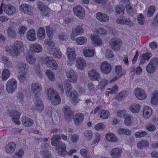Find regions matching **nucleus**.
<instances>
[{"label": "nucleus", "mask_w": 158, "mask_h": 158, "mask_svg": "<svg viewBox=\"0 0 158 158\" xmlns=\"http://www.w3.org/2000/svg\"><path fill=\"white\" fill-rule=\"evenodd\" d=\"M23 48V43L19 41H17L13 45L6 47L5 49L6 51L10 53L12 56L17 57L20 55Z\"/></svg>", "instance_id": "obj_1"}, {"label": "nucleus", "mask_w": 158, "mask_h": 158, "mask_svg": "<svg viewBox=\"0 0 158 158\" xmlns=\"http://www.w3.org/2000/svg\"><path fill=\"white\" fill-rule=\"evenodd\" d=\"M37 4L39 10L41 11L42 15L44 16L49 17L51 13L50 9L47 6L44 5L41 2H38Z\"/></svg>", "instance_id": "obj_2"}, {"label": "nucleus", "mask_w": 158, "mask_h": 158, "mask_svg": "<svg viewBox=\"0 0 158 158\" xmlns=\"http://www.w3.org/2000/svg\"><path fill=\"white\" fill-rule=\"evenodd\" d=\"M17 83L16 80L13 78L9 79L6 84V89L7 91L11 94L15 91L17 88Z\"/></svg>", "instance_id": "obj_3"}, {"label": "nucleus", "mask_w": 158, "mask_h": 158, "mask_svg": "<svg viewBox=\"0 0 158 158\" xmlns=\"http://www.w3.org/2000/svg\"><path fill=\"white\" fill-rule=\"evenodd\" d=\"M122 43L121 40L116 38L112 39L110 42L111 48L115 51H118L120 49Z\"/></svg>", "instance_id": "obj_4"}, {"label": "nucleus", "mask_w": 158, "mask_h": 158, "mask_svg": "<svg viewBox=\"0 0 158 158\" xmlns=\"http://www.w3.org/2000/svg\"><path fill=\"white\" fill-rule=\"evenodd\" d=\"M73 13L77 17L80 19H84L85 11L84 9L80 6L74 7L73 9Z\"/></svg>", "instance_id": "obj_5"}, {"label": "nucleus", "mask_w": 158, "mask_h": 158, "mask_svg": "<svg viewBox=\"0 0 158 158\" xmlns=\"http://www.w3.org/2000/svg\"><path fill=\"white\" fill-rule=\"evenodd\" d=\"M44 60L45 64L48 67L54 70L57 69V64L52 57H46L44 59Z\"/></svg>", "instance_id": "obj_6"}, {"label": "nucleus", "mask_w": 158, "mask_h": 158, "mask_svg": "<svg viewBox=\"0 0 158 158\" xmlns=\"http://www.w3.org/2000/svg\"><path fill=\"white\" fill-rule=\"evenodd\" d=\"M101 72L105 74H108L111 71L112 67L111 65L106 61H104L100 64Z\"/></svg>", "instance_id": "obj_7"}, {"label": "nucleus", "mask_w": 158, "mask_h": 158, "mask_svg": "<svg viewBox=\"0 0 158 158\" xmlns=\"http://www.w3.org/2000/svg\"><path fill=\"white\" fill-rule=\"evenodd\" d=\"M56 149L58 151V153L60 156H64L68 154L66 151V146L65 144L60 142L56 146Z\"/></svg>", "instance_id": "obj_8"}, {"label": "nucleus", "mask_w": 158, "mask_h": 158, "mask_svg": "<svg viewBox=\"0 0 158 158\" xmlns=\"http://www.w3.org/2000/svg\"><path fill=\"white\" fill-rule=\"evenodd\" d=\"M66 75L69 80L73 83L76 82L77 81V75L73 70L70 69L66 72Z\"/></svg>", "instance_id": "obj_9"}, {"label": "nucleus", "mask_w": 158, "mask_h": 158, "mask_svg": "<svg viewBox=\"0 0 158 158\" xmlns=\"http://www.w3.org/2000/svg\"><path fill=\"white\" fill-rule=\"evenodd\" d=\"M16 11L15 7L10 4L5 5L4 7V11L8 15H13Z\"/></svg>", "instance_id": "obj_10"}, {"label": "nucleus", "mask_w": 158, "mask_h": 158, "mask_svg": "<svg viewBox=\"0 0 158 158\" xmlns=\"http://www.w3.org/2000/svg\"><path fill=\"white\" fill-rule=\"evenodd\" d=\"M31 90L35 95H40L42 90L41 86L38 83H33L31 85Z\"/></svg>", "instance_id": "obj_11"}, {"label": "nucleus", "mask_w": 158, "mask_h": 158, "mask_svg": "<svg viewBox=\"0 0 158 158\" xmlns=\"http://www.w3.org/2000/svg\"><path fill=\"white\" fill-rule=\"evenodd\" d=\"M20 115V113L17 110H13L10 114V116L12 118V121L18 125L20 124V123L19 120Z\"/></svg>", "instance_id": "obj_12"}, {"label": "nucleus", "mask_w": 158, "mask_h": 158, "mask_svg": "<svg viewBox=\"0 0 158 158\" xmlns=\"http://www.w3.org/2000/svg\"><path fill=\"white\" fill-rule=\"evenodd\" d=\"M96 19L102 23L107 22L109 19V17L106 14L101 12H98L96 14Z\"/></svg>", "instance_id": "obj_13"}, {"label": "nucleus", "mask_w": 158, "mask_h": 158, "mask_svg": "<svg viewBox=\"0 0 158 158\" xmlns=\"http://www.w3.org/2000/svg\"><path fill=\"white\" fill-rule=\"evenodd\" d=\"M116 22L120 24H125L131 27L134 24V23L129 19H125L123 17L122 19H118L116 20Z\"/></svg>", "instance_id": "obj_14"}, {"label": "nucleus", "mask_w": 158, "mask_h": 158, "mask_svg": "<svg viewBox=\"0 0 158 158\" xmlns=\"http://www.w3.org/2000/svg\"><path fill=\"white\" fill-rule=\"evenodd\" d=\"M39 95H35V107L38 111H42L44 109L43 104L41 100L39 97Z\"/></svg>", "instance_id": "obj_15"}, {"label": "nucleus", "mask_w": 158, "mask_h": 158, "mask_svg": "<svg viewBox=\"0 0 158 158\" xmlns=\"http://www.w3.org/2000/svg\"><path fill=\"white\" fill-rule=\"evenodd\" d=\"M88 75L91 79L92 80L99 81L101 79V76L100 74L96 70H93L89 71Z\"/></svg>", "instance_id": "obj_16"}, {"label": "nucleus", "mask_w": 158, "mask_h": 158, "mask_svg": "<svg viewBox=\"0 0 158 158\" xmlns=\"http://www.w3.org/2000/svg\"><path fill=\"white\" fill-rule=\"evenodd\" d=\"M135 94L136 97L140 100L144 99L146 97V95L144 91L139 88L135 89Z\"/></svg>", "instance_id": "obj_17"}, {"label": "nucleus", "mask_w": 158, "mask_h": 158, "mask_svg": "<svg viewBox=\"0 0 158 158\" xmlns=\"http://www.w3.org/2000/svg\"><path fill=\"white\" fill-rule=\"evenodd\" d=\"M83 31V30L81 27L80 26H77L75 29L72 31V33L71 35V39L73 40H75L74 37L77 35L82 33Z\"/></svg>", "instance_id": "obj_18"}, {"label": "nucleus", "mask_w": 158, "mask_h": 158, "mask_svg": "<svg viewBox=\"0 0 158 158\" xmlns=\"http://www.w3.org/2000/svg\"><path fill=\"white\" fill-rule=\"evenodd\" d=\"M67 54L68 59L71 61H73L76 57V54L75 52V49L73 48H67Z\"/></svg>", "instance_id": "obj_19"}, {"label": "nucleus", "mask_w": 158, "mask_h": 158, "mask_svg": "<svg viewBox=\"0 0 158 158\" xmlns=\"http://www.w3.org/2000/svg\"><path fill=\"white\" fill-rule=\"evenodd\" d=\"M16 148V144L14 142H10L5 147V151L6 154H10L13 153Z\"/></svg>", "instance_id": "obj_20"}, {"label": "nucleus", "mask_w": 158, "mask_h": 158, "mask_svg": "<svg viewBox=\"0 0 158 158\" xmlns=\"http://www.w3.org/2000/svg\"><path fill=\"white\" fill-rule=\"evenodd\" d=\"M122 152V151L121 148H114L110 152V155L113 158H118L120 156Z\"/></svg>", "instance_id": "obj_21"}, {"label": "nucleus", "mask_w": 158, "mask_h": 158, "mask_svg": "<svg viewBox=\"0 0 158 158\" xmlns=\"http://www.w3.org/2000/svg\"><path fill=\"white\" fill-rule=\"evenodd\" d=\"M70 82V81L67 79L64 81L63 83L65 92L67 95L71 94V93H72V86Z\"/></svg>", "instance_id": "obj_22"}, {"label": "nucleus", "mask_w": 158, "mask_h": 158, "mask_svg": "<svg viewBox=\"0 0 158 158\" xmlns=\"http://www.w3.org/2000/svg\"><path fill=\"white\" fill-rule=\"evenodd\" d=\"M18 67L19 73H26L28 67L22 61H20L18 64Z\"/></svg>", "instance_id": "obj_23"}, {"label": "nucleus", "mask_w": 158, "mask_h": 158, "mask_svg": "<svg viewBox=\"0 0 158 158\" xmlns=\"http://www.w3.org/2000/svg\"><path fill=\"white\" fill-rule=\"evenodd\" d=\"M20 10L25 13L30 14L31 13V7L28 4H23L19 7Z\"/></svg>", "instance_id": "obj_24"}, {"label": "nucleus", "mask_w": 158, "mask_h": 158, "mask_svg": "<svg viewBox=\"0 0 158 158\" xmlns=\"http://www.w3.org/2000/svg\"><path fill=\"white\" fill-rule=\"evenodd\" d=\"M84 115L81 113L76 114L73 118V121L77 125H79L84 119Z\"/></svg>", "instance_id": "obj_25"}, {"label": "nucleus", "mask_w": 158, "mask_h": 158, "mask_svg": "<svg viewBox=\"0 0 158 158\" xmlns=\"http://www.w3.org/2000/svg\"><path fill=\"white\" fill-rule=\"evenodd\" d=\"M61 137L58 135H54L51 139V143L53 146H56L60 142Z\"/></svg>", "instance_id": "obj_26"}, {"label": "nucleus", "mask_w": 158, "mask_h": 158, "mask_svg": "<svg viewBox=\"0 0 158 158\" xmlns=\"http://www.w3.org/2000/svg\"><path fill=\"white\" fill-rule=\"evenodd\" d=\"M22 121L23 125L27 127L31 126L34 123L32 119L26 117H23Z\"/></svg>", "instance_id": "obj_27"}, {"label": "nucleus", "mask_w": 158, "mask_h": 158, "mask_svg": "<svg viewBox=\"0 0 158 158\" xmlns=\"http://www.w3.org/2000/svg\"><path fill=\"white\" fill-rule=\"evenodd\" d=\"M30 50L33 52L39 53L42 51V48L40 45L35 44L31 45Z\"/></svg>", "instance_id": "obj_28"}, {"label": "nucleus", "mask_w": 158, "mask_h": 158, "mask_svg": "<svg viewBox=\"0 0 158 158\" xmlns=\"http://www.w3.org/2000/svg\"><path fill=\"white\" fill-rule=\"evenodd\" d=\"M27 39L30 41H34L36 39L35 31L34 30H30L27 32Z\"/></svg>", "instance_id": "obj_29"}, {"label": "nucleus", "mask_w": 158, "mask_h": 158, "mask_svg": "<svg viewBox=\"0 0 158 158\" xmlns=\"http://www.w3.org/2000/svg\"><path fill=\"white\" fill-rule=\"evenodd\" d=\"M77 94V92L74 91L72 93H71V94L67 95L70 97L72 103L75 105H76L78 102Z\"/></svg>", "instance_id": "obj_30"}, {"label": "nucleus", "mask_w": 158, "mask_h": 158, "mask_svg": "<svg viewBox=\"0 0 158 158\" xmlns=\"http://www.w3.org/2000/svg\"><path fill=\"white\" fill-rule=\"evenodd\" d=\"M152 112V110L148 106H145L143 110V114L146 118H149Z\"/></svg>", "instance_id": "obj_31"}, {"label": "nucleus", "mask_w": 158, "mask_h": 158, "mask_svg": "<svg viewBox=\"0 0 158 158\" xmlns=\"http://www.w3.org/2000/svg\"><path fill=\"white\" fill-rule=\"evenodd\" d=\"M149 145L148 142L147 140H142L139 141L137 144L138 148L140 149H143L148 147Z\"/></svg>", "instance_id": "obj_32"}, {"label": "nucleus", "mask_w": 158, "mask_h": 158, "mask_svg": "<svg viewBox=\"0 0 158 158\" xmlns=\"http://www.w3.org/2000/svg\"><path fill=\"white\" fill-rule=\"evenodd\" d=\"M38 38L40 40H42L45 38V30L43 27L39 28L37 32Z\"/></svg>", "instance_id": "obj_33"}, {"label": "nucleus", "mask_w": 158, "mask_h": 158, "mask_svg": "<svg viewBox=\"0 0 158 158\" xmlns=\"http://www.w3.org/2000/svg\"><path fill=\"white\" fill-rule=\"evenodd\" d=\"M76 62L77 64V67L80 70H82L84 67L86 65L85 60L81 57L77 59Z\"/></svg>", "instance_id": "obj_34"}, {"label": "nucleus", "mask_w": 158, "mask_h": 158, "mask_svg": "<svg viewBox=\"0 0 158 158\" xmlns=\"http://www.w3.org/2000/svg\"><path fill=\"white\" fill-rule=\"evenodd\" d=\"M91 40L97 45H100L102 44V41L99 37L97 35H93L91 36Z\"/></svg>", "instance_id": "obj_35"}, {"label": "nucleus", "mask_w": 158, "mask_h": 158, "mask_svg": "<svg viewBox=\"0 0 158 158\" xmlns=\"http://www.w3.org/2000/svg\"><path fill=\"white\" fill-rule=\"evenodd\" d=\"M140 57L141 58L140 64H142L145 62V60H148L150 58L149 54L148 53H143L140 55Z\"/></svg>", "instance_id": "obj_36"}, {"label": "nucleus", "mask_w": 158, "mask_h": 158, "mask_svg": "<svg viewBox=\"0 0 158 158\" xmlns=\"http://www.w3.org/2000/svg\"><path fill=\"white\" fill-rule=\"evenodd\" d=\"M106 138L108 141L115 142L117 140V139L115 135L112 133H108L106 135Z\"/></svg>", "instance_id": "obj_37"}, {"label": "nucleus", "mask_w": 158, "mask_h": 158, "mask_svg": "<svg viewBox=\"0 0 158 158\" xmlns=\"http://www.w3.org/2000/svg\"><path fill=\"white\" fill-rule=\"evenodd\" d=\"M7 32L8 36L12 38L15 37L17 35L16 33L14 30L11 27H10L8 28Z\"/></svg>", "instance_id": "obj_38"}, {"label": "nucleus", "mask_w": 158, "mask_h": 158, "mask_svg": "<svg viewBox=\"0 0 158 158\" xmlns=\"http://www.w3.org/2000/svg\"><path fill=\"white\" fill-rule=\"evenodd\" d=\"M47 94L49 99L54 97H56V96L58 94L57 92L52 88H49L48 89Z\"/></svg>", "instance_id": "obj_39"}, {"label": "nucleus", "mask_w": 158, "mask_h": 158, "mask_svg": "<svg viewBox=\"0 0 158 158\" xmlns=\"http://www.w3.org/2000/svg\"><path fill=\"white\" fill-rule=\"evenodd\" d=\"M146 69L148 73H153L156 70V67L149 62L146 67Z\"/></svg>", "instance_id": "obj_40"}, {"label": "nucleus", "mask_w": 158, "mask_h": 158, "mask_svg": "<svg viewBox=\"0 0 158 158\" xmlns=\"http://www.w3.org/2000/svg\"><path fill=\"white\" fill-rule=\"evenodd\" d=\"M64 114L66 116H72L73 115V112L72 111L71 108L68 106H66L64 107Z\"/></svg>", "instance_id": "obj_41"}, {"label": "nucleus", "mask_w": 158, "mask_h": 158, "mask_svg": "<svg viewBox=\"0 0 158 158\" xmlns=\"http://www.w3.org/2000/svg\"><path fill=\"white\" fill-rule=\"evenodd\" d=\"M51 39L46 40L44 41V44L46 45H47L49 47V50H56V48L54 46V43L52 41H51Z\"/></svg>", "instance_id": "obj_42"}, {"label": "nucleus", "mask_w": 158, "mask_h": 158, "mask_svg": "<svg viewBox=\"0 0 158 158\" xmlns=\"http://www.w3.org/2000/svg\"><path fill=\"white\" fill-rule=\"evenodd\" d=\"M130 111L133 113H138L140 109V106L138 104H133L129 108Z\"/></svg>", "instance_id": "obj_43"}, {"label": "nucleus", "mask_w": 158, "mask_h": 158, "mask_svg": "<svg viewBox=\"0 0 158 158\" xmlns=\"http://www.w3.org/2000/svg\"><path fill=\"white\" fill-rule=\"evenodd\" d=\"M128 95L127 92L125 91H122L116 97V99L118 101H121L124 98L126 97Z\"/></svg>", "instance_id": "obj_44"}, {"label": "nucleus", "mask_w": 158, "mask_h": 158, "mask_svg": "<svg viewBox=\"0 0 158 158\" xmlns=\"http://www.w3.org/2000/svg\"><path fill=\"white\" fill-rule=\"evenodd\" d=\"M49 100L51 101V102L52 105H56L59 103L60 101V98L59 95L58 94L56 96V97H54L53 98L50 99Z\"/></svg>", "instance_id": "obj_45"}, {"label": "nucleus", "mask_w": 158, "mask_h": 158, "mask_svg": "<svg viewBox=\"0 0 158 158\" xmlns=\"http://www.w3.org/2000/svg\"><path fill=\"white\" fill-rule=\"evenodd\" d=\"M83 53L84 55L87 57H92L94 55V52L93 50L89 49H84Z\"/></svg>", "instance_id": "obj_46"}, {"label": "nucleus", "mask_w": 158, "mask_h": 158, "mask_svg": "<svg viewBox=\"0 0 158 158\" xmlns=\"http://www.w3.org/2000/svg\"><path fill=\"white\" fill-rule=\"evenodd\" d=\"M46 33L49 39H52L53 37V30L52 28L50 26L46 27Z\"/></svg>", "instance_id": "obj_47"}, {"label": "nucleus", "mask_w": 158, "mask_h": 158, "mask_svg": "<svg viewBox=\"0 0 158 158\" xmlns=\"http://www.w3.org/2000/svg\"><path fill=\"white\" fill-rule=\"evenodd\" d=\"M125 119L124 123L127 126H130L132 123V121L131 119V116L128 114H126L124 115V117Z\"/></svg>", "instance_id": "obj_48"}, {"label": "nucleus", "mask_w": 158, "mask_h": 158, "mask_svg": "<svg viewBox=\"0 0 158 158\" xmlns=\"http://www.w3.org/2000/svg\"><path fill=\"white\" fill-rule=\"evenodd\" d=\"M10 73L7 69H5L3 70L2 75V79L3 81L7 80L9 77Z\"/></svg>", "instance_id": "obj_49"}, {"label": "nucleus", "mask_w": 158, "mask_h": 158, "mask_svg": "<svg viewBox=\"0 0 158 158\" xmlns=\"http://www.w3.org/2000/svg\"><path fill=\"white\" fill-rule=\"evenodd\" d=\"M155 11V7L153 6H150L148 10L147 16L149 17L152 16Z\"/></svg>", "instance_id": "obj_50"}, {"label": "nucleus", "mask_w": 158, "mask_h": 158, "mask_svg": "<svg viewBox=\"0 0 158 158\" xmlns=\"http://www.w3.org/2000/svg\"><path fill=\"white\" fill-rule=\"evenodd\" d=\"M26 60L31 64H33L35 62V58L30 55L27 56L26 57Z\"/></svg>", "instance_id": "obj_51"}, {"label": "nucleus", "mask_w": 158, "mask_h": 158, "mask_svg": "<svg viewBox=\"0 0 158 158\" xmlns=\"http://www.w3.org/2000/svg\"><path fill=\"white\" fill-rule=\"evenodd\" d=\"M87 39L85 37L83 36L79 37L76 39L77 43L79 45H81L86 43Z\"/></svg>", "instance_id": "obj_52"}, {"label": "nucleus", "mask_w": 158, "mask_h": 158, "mask_svg": "<svg viewBox=\"0 0 158 158\" xmlns=\"http://www.w3.org/2000/svg\"><path fill=\"white\" fill-rule=\"evenodd\" d=\"M100 116L101 118L103 119L107 118L109 115V112L108 111L103 110L101 111L99 113Z\"/></svg>", "instance_id": "obj_53"}, {"label": "nucleus", "mask_w": 158, "mask_h": 158, "mask_svg": "<svg viewBox=\"0 0 158 158\" xmlns=\"http://www.w3.org/2000/svg\"><path fill=\"white\" fill-rule=\"evenodd\" d=\"M46 74L49 80L51 81H53L55 79L54 75L53 72L50 70H47Z\"/></svg>", "instance_id": "obj_54"}, {"label": "nucleus", "mask_w": 158, "mask_h": 158, "mask_svg": "<svg viewBox=\"0 0 158 158\" xmlns=\"http://www.w3.org/2000/svg\"><path fill=\"white\" fill-rule=\"evenodd\" d=\"M96 32L98 35L103 36L106 35V30L103 28H98L96 30Z\"/></svg>", "instance_id": "obj_55"}, {"label": "nucleus", "mask_w": 158, "mask_h": 158, "mask_svg": "<svg viewBox=\"0 0 158 158\" xmlns=\"http://www.w3.org/2000/svg\"><path fill=\"white\" fill-rule=\"evenodd\" d=\"M136 138H141L145 137L147 135V132L144 131H137L135 133Z\"/></svg>", "instance_id": "obj_56"}, {"label": "nucleus", "mask_w": 158, "mask_h": 158, "mask_svg": "<svg viewBox=\"0 0 158 158\" xmlns=\"http://www.w3.org/2000/svg\"><path fill=\"white\" fill-rule=\"evenodd\" d=\"M86 139L88 140L91 139L92 138V132L91 130H88L84 133Z\"/></svg>", "instance_id": "obj_57"}, {"label": "nucleus", "mask_w": 158, "mask_h": 158, "mask_svg": "<svg viewBox=\"0 0 158 158\" xmlns=\"http://www.w3.org/2000/svg\"><path fill=\"white\" fill-rule=\"evenodd\" d=\"M146 129L149 131L153 132L156 130L155 126L153 124H149L146 126Z\"/></svg>", "instance_id": "obj_58"}, {"label": "nucleus", "mask_w": 158, "mask_h": 158, "mask_svg": "<svg viewBox=\"0 0 158 158\" xmlns=\"http://www.w3.org/2000/svg\"><path fill=\"white\" fill-rule=\"evenodd\" d=\"M107 81L105 79H102L99 83V88L100 89H103L107 85Z\"/></svg>", "instance_id": "obj_59"}, {"label": "nucleus", "mask_w": 158, "mask_h": 158, "mask_svg": "<svg viewBox=\"0 0 158 158\" xmlns=\"http://www.w3.org/2000/svg\"><path fill=\"white\" fill-rule=\"evenodd\" d=\"M124 9L123 6H118L115 9L116 14L117 15L118 14H123L124 13Z\"/></svg>", "instance_id": "obj_60"}, {"label": "nucleus", "mask_w": 158, "mask_h": 158, "mask_svg": "<svg viewBox=\"0 0 158 158\" xmlns=\"http://www.w3.org/2000/svg\"><path fill=\"white\" fill-rule=\"evenodd\" d=\"M50 51L53 52L52 54L54 57L57 58H60L61 57V54L56 49V50H52V51L50 50Z\"/></svg>", "instance_id": "obj_61"}, {"label": "nucleus", "mask_w": 158, "mask_h": 158, "mask_svg": "<svg viewBox=\"0 0 158 158\" xmlns=\"http://www.w3.org/2000/svg\"><path fill=\"white\" fill-rule=\"evenodd\" d=\"M41 154L43 157L46 158H51V155L49 152L47 150L43 151L41 152Z\"/></svg>", "instance_id": "obj_62"}, {"label": "nucleus", "mask_w": 158, "mask_h": 158, "mask_svg": "<svg viewBox=\"0 0 158 158\" xmlns=\"http://www.w3.org/2000/svg\"><path fill=\"white\" fill-rule=\"evenodd\" d=\"M105 125L102 123H99L95 125L94 128L97 131L99 130H103L105 128Z\"/></svg>", "instance_id": "obj_63"}, {"label": "nucleus", "mask_w": 158, "mask_h": 158, "mask_svg": "<svg viewBox=\"0 0 158 158\" xmlns=\"http://www.w3.org/2000/svg\"><path fill=\"white\" fill-rule=\"evenodd\" d=\"M80 152L81 154L84 157V158H89V156L88 154L87 150L84 149H82L81 150Z\"/></svg>", "instance_id": "obj_64"}]
</instances>
